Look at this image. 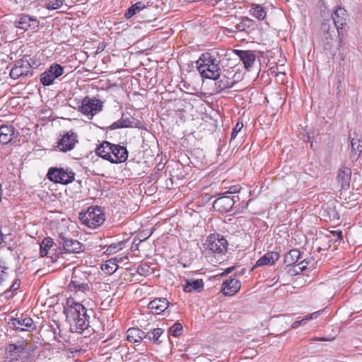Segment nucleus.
Segmentation results:
<instances>
[{
    "mask_svg": "<svg viewBox=\"0 0 362 362\" xmlns=\"http://www.w3.org/2000/svg\"><path fill=\"white\" fill-rule=\"evenodd\" d=\"M64 313L72 332L82 333L88 329L89 320L86 309L82 303L76 302L74 298L66 299Z\"/></svg>",
    "mask_w": 362,
    "mask_h": 362,
    "instance_id": "f257e3e1",
    "label": "nucleus"
},
{
    "mask_svg": "<svg viewBox=\"0 0 362 362\" xmlns=\"http://www.w3.org/2000/svg\"><path fill=\"white\" fill-rule=\"evenodd\" d=\"M197 69L203 78L216 80L221 76L218 61L211 53H203L197 62Z\"/></svg>",
    "mask_w": 362,
    "mask_h": 362,
    "instance_id": "f03ea898",
    "label": "nucleus"
},
{
    "mask_svg": "<svg viewBox=\"0 0 362 362\" xmlns=\"http://www.w3.org/2000/svg\"><path fill=\"white\" fill-rule=\"evenodd\" d=\"M79 218L83 224L95 228L104 222L105 216L100 207L90 206L86 212L80 213Z\"/></svg>",
    "mask_w": 362,
    "mask_h": 362,
    "instance_id": "7ed1b4c3",
    "label": "nucleus"
},
{
    "mask_svg": "<svg viewBox=\"0 0 362 362\" xmlns=\"http://www.w3.org/2000/svg\"><path fill=\"white\" fill-rule=\"evenodd\" d=\"M103 106V103L100 100L86 96L78 103V111L88 119H92L102 110Z\"/></svg>",
    "mask_w": 362,
    "mask_h": 362,
    "instance_id": "20e7f679",
    "label": "nucleus"
},
{
    "mask_svg": "<svg viewBox=\"0 0 362 362\" xmlns=\"http://www.w3.org/2000/svg\"><path fill=\"white\" fill-rule=\"evenodd\" d=\"M29 344L27 340H18L13 344H9L5 349L6 358L8 362L17 361L24 354H29Z\"/></svg>",
    "mask_w": 362,
    "mask_h": 362,
    "instance_id": "39448f33",
    "label": "nucleus"
},
{
    "mask_svg": "<svg viewBox=\"0 0 362 362\" xmlns=\"http://www.w3.org/2000/svg\"><path fill=\"white\" fill-rule=\"evenodd\" d=\"M47 177L54 183L68 185L74 180L75 173L69 168H50Z\"/></svg>",
    "mask_w": 362,
    "mask_h": 362,
    "instance_id": "423d86ee",
    "label": "nucleus"
},
{
    "mask_svg": "<svg viewBox=\"0 0 362 362\" xmlns=\"http://www.w3.org/2000/svg\"><path fill=\"white\" fill-rule=\"evenodd\" d=\"M78 144V137L76 132L70 130L61 135L55 147L61 152H68L73 150Z\"/></svg>",
    "mask_w": 362,
    "mask_h": 362,
    "instance_id": "0eeeda50",
    "label": "nucleus"
},
{
    "mask_svg": "<svg viewBox=\"0 0 362 362\" xmlns=\"http://www.w3.org/2000/svg\"><path fill=\"white\" fill-rule=\"evenodd\" d=\"M206 249L216 254H224L227 251L228 241L219 234H211L205 243Z\"/></svg>",
    "mask_w": 362,
    "mask_h": 362,
    "instance_id": "6e6552de",
    "label": "nucleus"
},
{
    "mask_svg": "<svg viewBox=\"0 0 362 362\" xmlns=\"http://www.w3.org/2000/svg\"><path fill=\"white\" fill-rule=\"evenodd\" d=\"M64 74V68L59 64L51 65L40 75V82L45 86H50L56 78Z\"/></svg>",
    "mask_w": 362,
    "mask_h": 362,
    "instance_id": "1a4fd4ad",
    "label": "nucleus"
},
{
    "mask_svg": "<svg viewBox=\"0 0 362 362\" xmlns=\"http://www.w3.org/2000/svg\"><path fill=\"white\" fill-rule=\"evenodd\" d=\"M8 325L10 327L20 331L31 332L36 329L33 319L29 317L12 318Z\"/></svg>",
    "mask_w": 362,
    "mask_h": 362,
    "instance_id": "9d476101",
    "label": "nucleus"
},
{
    "mask_svg": "<svg viewBox=\"0 0 362 362\" xmlns=\"http://www.w3.org/2000/svg\"><path fill=\"white\" fill-rule=\"evenodd\" d=\"M334 25L337 29L339 37H343L342 29L347 23L349 14L346 9L341 7H338L334 12L332 16Z\"/></svg>",
    "mask_w": 362,
    "mask_h": 362,
    "instance_id": "9b49d317",
    "label": "nucleus"
},
{
    "mask_svg": "<svg viewBox=\"0 0 362 362\" xmlns=\"http://www.w3.org/2000/svg\"><path fill=\"white\" fill-rule=\"evenodd\" d=\"M30 71V65L28 61L18 60L10 71L9 75L13 79L27 76Z\"/></svg>",
    "mask_w": 362,
    "mask_h": 362,
    "instance_id": "f8f14e48",
    "label": "nucleus"
},
{
    "mask_svg": "<svg viewBox=\"0 0 362 362\" xmlns=\"http://www.w3.org/2000/svg\"><path fill=\"white\" fill-rule=\"evenodd\" d=\"M68 288L70 291H73L75 293L76 298L80 297V293L85 294L90 290L88 284L80 282L78 280L77 272L76 270H74L72 274L71 280L68 286Z\"/></svg>",
    "mask_w": 362,
    "mask_h": 362,
    "instance_id": "ddd939ff",
    "label": "nucleus"
},
{
    "mask_svg": "<svg viewBox=\"0 0 362 362\" xmlns=\"http://www.w3.org/2000/svg\"><path fill=\"white\" fill-rule=\"evenodd\" d=\"M241 288L240 281L236 278L229 277L222 285V293L225 296H232L237 293Z\"/></svg>",
    "mask_w": 362,
    "mask_h": 362,
    "instance_id": "4468645a",
    "label": "nucleus"
},
{
    "mask_svg": "<svg viewBox=\"0 0 362 362\" xmlns=\"http://www.w3.org/2000/svg\"><path fill=\"white\" fill-rule=\"evenodd\" d=\"M111 148L110 162L112 163H121L125 162L128 158V151L127 148L118 144H113Z\"/></svg>",
    "mask_w": 362,
    "mask_h": 362,
    "instance_id": "2eb2a0df",
    "label": "nucleus"
},
{
    "mask_svg": "<svg viewBox=\"0 0 362 362\" xmlns=\"http://www.w3.org/2000/svg\"><path fill=\"white\" fill-rule=\"evenodd\" d=\"M234 203L233 198L223 196L216 199L214 202L213 208L221 213H226L231 210Z\"/></svg>",
    "mask_w": 362,
    "mask_h": 362,
    "instance_id": "dca6fc26",
    "label": "nucleus"
},
{
    "mask_svg": "<svg viewBox=\"0 0 362 362\" xmlns=\"http://www.w3.org/2000/svg\"><path fill=\"white\" fill-rule=\"evenodd\" d=\"M169 304L165 298H156L148 303V308L152 314L160 315L169 307Z\"/></svg>",
    "mask_w": 362,
    "mask_h": 362,
    "instance_id": "f3484780",
    "label": "nucleus"
},
{
    "mask_svg": "<svg viewBox=\"0 0 362 362\" xmlns=\"http://www.w3.org/2000/svg\"><path fill=\"white\" fill-rule=\"evenodd\" d=\"M322 216L326 221H336L339 220V214L336 209L335 202L330 201L323 207Z\"/></svg>",
    "mask_w": 362,
    "mask_h": 362,
    "instance_id": "a211bd4d",
    "label": "nucleus"
},
{
    "mask_svg": "<svg viewBox=\"0 0 362 362\" xmlns=\"http://www.w3.org/2000/svg\"><path fill=\"white\" fill-rule=\"evenodd\" d=\"M16 137V130L12 125L3 124L0 127V143L8 144Z\"/></svg>",
    "mask_w": 362,
    "mask_h": 362,
    "instance_id": "6ab92c4d",
    "label": "nucleus"
},
{
    "mask_svg": "<svg viewBox=\"0 0 362 362\" xmlns=\"http://www.w3.org/2000/svg\"><path fill=\"white\" fill-rule=\"evenodd\" d=\"M235 53L240 57L245 69H249L256 59V55L252 50H235Z\"/></svg>",
    "mask_w": 362,
    "mask_h": 362,
    "instance_id": "aec40b11",
    "label": "nucleus"
},
{
    "mask_svg": "<svg viewBox=\"0 0 362 362\" xmlns=\"http://www.w3.org/2000/svg\"><path fill=\"white\" fill-rule=\"evenodd\" d=\"M127 259L128 257L127 255L121 257H116L115 258L110 259L102 264L101 269L104 273L107 274H112L115 273L118 269L117 262H123L124 259Z\"/></svg>",
    "mask_w": 362,
    "mask_h": 362,
    "instance_id": "412c9836",
    "label": "nucleus"
},
{
    "mask_svg": "<svg viewBox=\"0 0 362 362\" xmlns=\"http://www.w3.org/2000/svg\"><path fill=\"white\" fill-rule=\"evenodd\" d=\"M279 258V254L277 252L272 251L267 252L261 257L255 264L256 267L264 265H273Z\"/></svg>",
    "mask_w": 362,
    "mask_h": 362,
    "instance_id": "4be33fe9",
    "label": "nucleus"
},
{
    "mask_svg": "<svg viewBox=\"0 0 362 362\" xmlns=\"http://www.w3.org/2000/svg\"><path fill=\"white\" fill-rule=\"evenodd\" d=\"M351 144V157L357 158L362 152V139L356 133L349 134V136Z\"/></svg>",
    "mask_w": 362,
    "mask_h": 362,
    "instance_id": "5701e85b",
    "label": "nucleus"
},
{
    "mask_svg": "<svg viewBox=\"0 0 362 362\" xmlns=\"http://www.w3.org/2000/svg\"><path fill=\"white\" fill-rule=\"evenodd\" d=\"M62 247L68 253H79L82 251V245L76 240L63 239Z\"/></svg>",
    "mask_w": 362,
    "mask_h": 362,
    "instance_id": "b1692460",
    "label": "nucleus"
},
{
    "mask_svg": "<svg viewBox=\"0 0 362 362\" xmlns=\"http://www.w3.org/2000/svg\"><path fill=\"white\" fill-rule=\"evenodd\" d=\"M146 337L145 332L137 327H132L127 331V339L131 343L139 342Z\"/></svg>",
    "mask_w": 362,
    "mask_h": 362,
    "instance_id": "393cba45",
    "label": "nucleus"
},
{
    "mask_svg": "<svg viewBox=\"0 0 362 362\" xmlns=\"http://www.w3.org/2000/svg\"><path fill=\"white\" fill-rule=\"evenodd\" d=\"M113 144L109 141H103L96 149L95 153L101 157L102 158L107 160L110 162L111 158V148L113 146Z\"/></svg>",
    "mask_w": 362,
    "mask_h": 362,
    "instance_id": "a878e982",
    "label": "nucleus"
},
{
    "mask_svg": "<svg viewBox=\"0 0 362 362\" xmlns=\"http://www.w3.org/2000/svg\"><path fill=\"white\" fill-rule=\"evenodd\" d=\"M351 177V170L349 168L342 167L338 173L337 180L343 188L349 186Z\"/></svg>",
    "mask_w": 362,
    "mask_h": 362,
    "instance_id": "bb28decb",
    "label": "nucleus"
},
{
    "mask_svg": "<svg viewBox=\"0 0 362 362\" xmlns=\"http://www.w3.org/2000/svg\"><path fill=\"white\" fill-rule=\"evenodd\" d=\"M204 287L202 279L187 280L183 290L187 293L199 292Z\"/></svg>",
    "mask_w": 362,
    "mask_h": 362,
    "instance_id": "cd10ccee",
    "label": "nucleus"
},
{
    "mask_svg": "<svg viewBox=\"0 0 362 362\" xmlns=\"http://www.w3.org/2000/svg\"><path fill=\"white\" fill-rule=\"evenodd\" d=\"M300 252L298 250H291L284 257V263L287 267L296 264L300 259Z\"/></svg>",
    "mask_w": 362,
    "mask_h": 362,
    "instance_id": "c85d7f7f",
    "label": "nucleus"
},
{
    "mask_svg": "<svg viewBox=\"0 0 362 362\" xmlns=\"http://www.w3.org/2000/svg\"><path fill=\"white\" fill-rule=\"evenodd\" d=\"M250 14L259 21H262L267 16V11L264 7L259 4H253L250 10Z\"/></svg>",
    "mask_w": 362,
    "mask_h": 362,
    "instance_id": "c756f323",
    "label": "nucleus"
},
{
    "mask_svg": "<svg viewBox=\"0 0 362 362\" xmlns=\"http://www.w3.org/2000/svg\"><path fill=\"white\" fill-rule=\"evenodd\" d=\"M38 26V21L31 18L28 15H24L21 18L19 21V28L27 30L28 28H35Z\"/></svg>",
    "mask_w": 362,
    "mask_h": 362,
    "instance_id": "7c9ffc66",
    "label": "nucleus"
},
{
    "mask_svg": "<svg viewBox=\"0 0 362 362\" xmlns=\"http://www.w3.org/2000/svg\"><path fill=\"white\" fill-rule=\"evenodd\" d=\"M234 84L233 78H228L225 76L216 83V89L221 92L226 89L231 88Z\"/></svg>",
    "mask_w": 362,
    "mask_h": 362,
    "instance_id": "2f4dec72",
    "label": "nucleus"
},
{
    "mask_svg": "<svg viewBox=\"0 0 362 362\" xmlns=\"http://www.w3.org/2000/svg\"><path fill=\"white\" fill-rule=\"evenodd\" d=\"M54 241L52 238L47 237L43 239L40 244V254L41 257H45L48 255V251L53 246Z\"/></svg>",
    "mask_w": 362,
    "mask_h": 362,
    "instance_id": "473e14b6",
    "label": "nucleus"
},
{
    "mask_svg": "<svg viewBox=\"0 0 362 362\" xmlns=\"http://www.w3.org/2000/svg\"><path fill=\"white\" fill-rule=\"evenodd\" d=\"M45 7L48 10H56L62 7L64 0H42Z\"/></svg>",
    "mask_w": 362,
    "mask_h": 362,
    "instance_id": "72a5a7b5",
    "label": "nucleus"
},
{
    "mask_svg": "<svg viewBox=\"0 0 362 362\" xmlns=\"http://www.w3.org/2000/svg\"><path fill=\"white\" fill-rule=\"evenodd\" d=\"M124 244L125 243L123 241L119 242L117 243L111 244L107 247L105 253L108 255H114L118 252L119 251L122 250Z\"/></svg>",
    "mask_w": 362,
    "mask_h": 362,
    "instance_id": "f704fd0d",
    "label": "nucleus"
},
{
    "mask_svg": "<svg viewBox=\"0 0 362 362\" xmlns=\"http://www.w3.org/2000/svg\"><path fill=\"white\" fill-rule=\"evenodd\" d=\"M21 286V282L19 279H14L12 281V284L10 286L9 288L4 291V294L7 298H11L13 296L14 293L19 289Z\"/></svg>",
    "mask_w": 362,
    "mask_h": 362,
    "instance_id": "c9c22d12",
    "label": "nucleus"
},
{
    "mask_svg": "<svg viewBox=\"0 0 362 362\" xmlns=\"http://www.w3.org/2000/svg\"><path fill=\"white\" fill-rule=\"evenodd\" d=\"M136 272L141 276H147L152 274L153 269L146 264H142L138 267Z\"/></svg>",
    "mask_w": 362,
    "mask_h": 362,
    "instance_id": "e433bc0d",
    "label": "nucleus"
},
{
    "mask_svg": "<svg viewBox=\"0 0 362 362\" xmlns=\"http://www.w3.org/2000/svg\"><path fill=\"white\" fill-rule=\"evenodd\" d=\"M163 333V331L162 329L156 328L153 329L151 332H148L147 336L150 340L153 341V342H156Z\"/></svg>",
    "mask_w": 362,
    "mask_h": 362,
    "instance_id": "4c0bfd02",
    "label": "nucleus"
},
{
    "mask_svg": "<svg viewBox=\"0 0 362 362\" xmlns=\"http://www.w3.org/2000/svg\"><path fill=\"white\" fill-rule=\"evenodd\" d=\"M182 325L180 323L176 322L169 329V333L174 337H178L182 334Z\"/></svg>",
    "mask_w": 362,
    "mask_h": 362,
    "instance_id": "58836bf2",
    "label": "nucleus"
},
{
    "mask_svg": "<svg viewBox=\"0 0 362 362\" xmlns=\"http://www.w3.org/2000/svg\"><path fill=\"white\" fill-rule=\"evenodd\" d=\"M9 281V274L7 272V268L0 266V286H3Z\"/></svg>",
    "mask_w": 362,
    "mask_h": 362,
    "instance_id": "ea45409f",
    "label": "nucleus"
},
{
    "mask_svg": "<svg viewBox=\"0 0 362 362\" xmlns=\"http://www.w3.org/2000/svg\"><path fill=\"white\" fill-rule=\"evenodd\" d=\"M327 237L329 238L334 239L335 241L341 240L343 235L342 232L341 230H331L329 232V234Z\"/></svg>",
    "mask_w": 362,
    "mask_h": 362,
    "instance_id": "a19ab883",
    "label": "nucleus"
},
{
    "mask_svg": "<svg viewBox=\"0 0 362 362\" xmlns=\"http://www.w3.org/2000/svg\"><path fill=\"white\" fill-rule=\"evenodd\" d=\"M243 127V122H238L235 127L233 129L232 133H231V138L230 140L234 139L238 133L242 129Z\"/></svg>",
    "mask_w": 362,
    "mask_h": 362,
    "instance_id": "79ce46f5",
    "label": "nucleus"
},
{
    "mask_svg": "<svg viewBox=\"0 0 362 362\" xmlns=\"http://www.w3.org/2000/svg\"><path fill=\"white\" fill-rule=\"evenodd\" d=\"M130 122H128L126 120H119L117 122H115L113 125L115 128H121V127H130Z\"/></svg>",
    "mask_w": 362,
    "mask_h": 362,
    "instance_id": "37998d69",
    "label": "nucleus"
},
{
    "mask_svg": "<svg viewBox=\"0 0 362 362\" xmlns=\"http://www.w3.org/2000/svg\"><path fill=\"white\" fill-rule=\"evenodd\" d=\"M136 13L135 12V10L134 8L132 7V6L129 8L127 9V11H126L125 14H124V16L127 18H131L132 16H133L134 14Z\"/></svg>",
    "mask_w": 362,
    "mask_h": 362,
    "instance_id": "c03bdc74",
    "label": "nucleus"
},
{
    "mask_svg": "<svg viewBox=\"0 0 362 362\" xmlns=\"http://www.w3.org/2000/svg\"><path fill=\"white\" fill-rule=\"evenodd\" d=\"M132 7L134 8L135 12L136 11H141L143 8H144L145 6L142 2H136L134 5H132Z\"/></svg>",
    "mask_w": 362,
    "mask_h": 362,
    "instance_id": "a18cd8bd",
    "label": "nucleus"
},
{
    "mask_svg": "<svg viewBox=\"0 0 362 362\" xmlns=\"http://www.w3.org/2000/svg\"><path fill=\"white\" fill-rule=\"evenodd\" d=\"M319 315V312H315V313H313L308 315H307L305 318H304V320H306L308 321L310 320H312V319H314V318H317V317Z\"/></svg>",
    "mask_w": 362,
    "mask_h": 362,
    "instance_id": "49530a36",
    "label": "nucleus"
},
{
    "mask_svg": "<svg viewBox=\"0 0 362 362\" xmlns=\"http://www.w3.org/2000/svg\"><path fill=\"white\" fill-rule=\"evenodd\" d=\"M305 322H306V320H304V318L302 319L301 320L296 321L292 325V328H297L299 325H300L301 324H304Z\"/></svg>",
    "mask_w": 362,
    "mask_h": 362,
    "instance_id": "de8ad7c7",
    "label": "nucleus"
},
{
    "mask_svg": "<svg viewBox=\"0 0 362 362\" xmlns=\"http://www.w3.org/2000/svg\"><path fill=\"white\" fill-rule=\"evenodd\" d=\"M233 269V267H229V268L226 269V274H229L230 272H232Z\"/></svg>",
    "mask_w": 362,
    "mask_h": 362,
    "instance_id": "09e8293b",
    "label": "nucleus"
},
{
    "mask_svg": "<svg viewBox=\"0 0 362 362\" xmlns=\"http://www.w3.org/2000/svg\"><path fill=\"white\" fill-rule=\"evenodd\" d=\"M2 199V189H1V185L0 184V203L1 202Z\"/></svg>",
    "mask_w": 362,
    "mask_h": 362,
    "instance_id": "8fccbe9b",
    "label": "nucleus"
},
{
    "mask_svg": "<svg viewBox=\"0 0 362 362\" xmlns=\"http://www.w3.org/2000/svg\"><path fill=\"white\" fill-rule=\"evenodd\" d=\"M317 340L320 341H327V339L325 338H323V337L319 338V339H317Z\"/></svg>",
    "mask_w": 362,
    "mask_h": 362,
    "instance_id": "3c124183",
    "label": "nucleus"
},
{
    "mask_svg": "<svg viewBox=\"0 0 362 362\" xmlns=\"http://www.w3.org/2000/svg\"><path fill=\"white\" fill-rule=\"evenodd\" d=\"M240 27H241V26H240V25H237V28H238V30H241Z\"/></svg>",
    "mask_w": 362,
    "mask_h": 362,
    "instance_id": "603ef678",
    "label": "nucleus"
}]
</instances>
